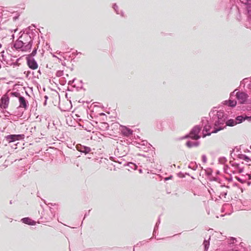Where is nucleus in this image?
<instances>
[{
	"mask_svg": "<svg viewBox=\"0 0 251 251\" xmlns=\"http://www.w3.org/2000/svg\"><path fill=\"white\" fill-rule=\"evenodd\" d=\"M156 233V230H153V235H155Z\"/></svg>",
	"mask_w": 251,
	"mask_h": 251,
	"instance_id": "obj_37",
	"label": "nucleus"
},
{
	"mask_svg": "<svg viewBox=\"0 0 251 251\" xmlns=\"http://www.w3.org/2000/svg\"><path fill=\"white\" fill-rule=\"evenodd\" d=\"M79 102H82V103H83V102H84V101H83V100L81 101V100H79Z\"/></svg>",
	"mask_w": 251,
	"mask_h": 251,
	"instance_id": "obj_40",
	"label": "nucleus"
},
{
	"mask_svg": "<svg viewBox=\"0 0 251 251\" xmlns=\"http://www.w3.org/2000/svg\"><path fill=\"white\" fill-rule=\"evenodd\" d=\"M234 241H236V239L233 237H231L230 239V242H229V244H233L234 243Z\"/></svg>",
	"mask_w": 251,
	"mask_h": 251,
	"instance_id": "obj_30",
	"label": "nucleus"
},
{
	"mask_svg": "<svg viewBox=\"0 0 251 251\" xmlns=\"http://www.w3.org/2000/svg\"><path fill=\"white\" fill-rule=\"evenodd\" d=\"M109 158H110V159L111 160H112V161H114V162H119V163H121V162H120L118 160H116L115 159V157H113V156H110Z\"/></svg>",
	"mask_w": 251,
	"mask_h": 251,
	"instance_id": "obj_31",
	"label": "nucleus"
},
{
	"mask_svg": "<svg viewBox=\"0 0 251 251\" xmlns=\"http://www.w3.org/2000/svg\"><path fill=\"white\" fill-rule=\"evenodd\" d=\"M10 203H11V204L12 203L11 201H10Z\"/></svg>",
	"mask_w": 251,
	"mask_h": 251,
	"instance_id": "obj_45",
	"label": "nucleus"
},
{
	"mask_svg": "<svg viewBox=\"0 0 251 251\" xmlns=\"http://www.w3.org/2000/svg\"><path fill=\"white\" fill-rule=\"evenodd\" d=\"M9 98L7 95H3L0 100V107L1 109H6L9 105Z\"/></svg>",
	"mask_w": 251,
	"mask_h": 251,
	"instance_id": "obj_7",
	"label": "nucleus"
},
{
	"mask_svg": "<svg viewBox=\"0 0 251 251\" xmlns=\"http://www.w3.org/2000/svg\"><path fill=\"white\" fill-rule=\"evenodd\" d=\"M201 127H203L202 133V137L203 138L205 137L206 136H209L211 134V133H213L212 131L210 132V130L211 128V126L208 120L206 118H203L201 120Z\"/></svg>",
	"mask_w": 251,
	"mask_h": 251,
	"instance_id": "obj_5",
	"label": "nucleus"
},
{
	"mask_svg": "<svg viewBox=\"0 0 251 251\" xmlns=\"http://www.w3.org/2000/svg\"><path fill=\"white\" fill-rule=\"evenodd\" d=\"M238 156V158H240V159L245 160L247 162H248L249 160H250V158L245 154H239Z\"/></svg>",
	"mask_w": 251,
	"mask_h": 251,
	"instance_id": "obj_19",
	"label": "nucleus"
},
{
	"mask_svg": "<svg viewBox=\"0 0 251 251\" xmlns=\"http://www.w3.org/2000/svg\"><path fill=\"white\" fill-rule=\"evenodd\" d=\"M203 244L204 246V250L207 251L209 248V242L206 240H204Z\"/></svg>",
	"mask_w": 251,
	"mask_h": 251,
	"instance_id": "obj_20",
	"label": "nucleus"
},
{
	"mask_svg": "<svg viewBox=\"0 0 251 251\" xmlns=\"http://www.w3.org/2000/svg\"><path fill=\"white\" fill-rule=\"evenodd\" d=\"M143 145H145V143H147V142L146 141H143Z\"/></svg>",
	"mask_w": 251,
	"mask_h": 251,
	"instance_id": "obj_39",
	"label": "nucleus"
},
{
	"mask_svg": "<svg viewBox=\"0 0 251 251\" xmlns=\"http://www.w3.org/2000/svg\"><path fill=\"white\" fill-rule=\"evenodd\" d=\"M226 161L227 160L225 157H222L219 159V161L221 164H224Z\"/></svg>",
	"mask_w": 251,
	"mask_h": 251,
	"instance_id": "obj_24",
	"label": "nucleus"
},
{
	"mask_svg": "<svg viewBox=\"0 0 251 251\" xmlns=\"http://www.w3.org/2000/svg\"><path fill=\"white\" fill-rule=\"evenodd\" d=\"M21 221L23 223L28 225L33 226L36 224V222L34 221L31 220L30 218H29L28 217H25V218H24L22 219Z\"/></svg>",
	"mask_w": 251,
	"mask_h": 251,
	"instance_id": "obj_13",
	"label": "nucleus"
},
{
	"mask_svg": "<svg viewBox=\"0 0 251 251\" xmlns=\"http://www.w3.org/2000/svg\"><path fill=\"white\" fill-rule=\"evenodd\" d=\"M127 165L131 169H133V170H136L137 169V166L133 163H132V162H129L127 164Z\"/></svg>",
	"mask_w": 251,
	"mask_h": 251,
	"instance_id": "obj_21",
	"label": "nucleus"
},
{
	"mask_svg": "<svg viewBox=\"0 0 251 251\" xmlns=\"http://www.w3.org/2000/svg\"><path fill=\"white\" fill-rule=\"evenodd\" d=\"M199 145L200 142L199 141H188L186 143V146L189 148H191L194 147H198Z\"/></svg>",
	"mask_w": 251,
	"mask_h": 251,
	"instance_id": "obj_15",
	"label": "nucleus"
},
{
	"mask_svg": "<svg viewBox=\"0 0 251 251\" xmlns=\"http://www.w3.org/2000/svg\"><path fill=\"white\" fill-rule=\"evenodd\" d=\"M240 1L245 4H247L248 3L249 0H240Z\"/></svg>",
	"mask_w": 251,
	"mask_h": 251,
	"instance_id": "obj_32",
	"label": "nucleus"
},
{
	"mask_svg": "<svg viewBox=\"0 0 251 251\" xmlns=\"http://www.w3.org/2000/svg\"><path fill=\"white\" fill-rule=\"evenodd\" d=\"M244 119H245V120H246L249 122H251V116H247V115L244 116Z\"/></svg>",
	"mask_w": 251,
	"mask_h": 251,
	"instance_id": "obj_27",
	"label": "nucleus"
},
{
	"mask_svg": "<svg viewBox=\"0 0 251 251\" xmlns=\"http://www.w3.org/2000/svg\"><path fill=\"white\" fill-rule=\"evenodd\" d=\"M44 98H45V102H44V105H46V104H47V99H48V97H47V95H45V97H44Z\"/></svg>",
	"mask_w": 251,
	"mask_h": 251,
	"instance_id": "obj_34",
	"label": "nucleus"
},
{
	"mask_svg": "<svg viewBox=\"0 0 251 251\" xmlns=\"http://www.w3.org/2000/svg\"><path fill=\"white\" fill-rule=\"evenodd\" d=\"M14 96H18V95H14ZM19 106L17 107L18 109L23 108L24 110H26L29 107L28 101L24 97L21 95H19Z\"/></svg>",
	"mask_w": 251,
	"mask_h": 251,
	"instance_id": "obj_6",
	"label": "nucleus"
},
{
	"mask_svg": "<svg viewBox=\"0 0 251 251\" xmlns=\"http://www.w3.org/2000/svg\"><path fill=\"white\" fill-rule=\"evenodd\" d=\"M235 120L237 125L242 123L245 121V119H244V115H240L236 117Z\"/></svg>",
	"mask_w": 251,
	"mask_h": 251,
	"instance_id": "obj_18",
	"label": "nucleus"
},
{
	"mask_svg": "<svg viewBox=\"0 0 251 251\" xmlns=\"http://www.w3.org/2000/svg\"><path fill=\"white\" fill-rule=\"evenodd\" d=\"M189 168L192 169L193 170H196L197 168V165H196V163H194L191 162L189 165Z\"/></svg>",
	"mask_w": 251,
	"mask_h": 251,
	"instance_id": "obj_23",
	"label": "nucleus"
},
{
	"mask_svg": "<svg viewBox=\"0 0 251 251\" xmlns=\"http://www.w3.org/2000/svg\"><path fill=\"white\" fill-rule=\"evenodd\" d=\"M211 180L217 181V178L215 177H212L211 179Z\"/></svg>",
	"mask_w": 251,
	"mask_h": 251,
	"instance_id": "obj_36",
	"label": "nucleus"
},
{
	"mask_svg": "<svg viewBox=\"0 0 251 251\" xmlns=\"http://www.w3.org/2000/svg\"><path fill=\"white\" fill-rule=\"evenodd\" d=\"M230 164L232 166L234 167L235 169L238 170L239 173H241L243 172L244 168L243 167H241L239 164L234 162L232 161H230Z\"/></svg>",
	"mask_w": 251,
	"mask_h": 251,
	"instance_id": "obj_14",
	"label": "nucleus"
},
{
	"mask_svg": "<svg viewBox=\"0 0 251 251\" xmlns=\"http://www.w3.org/2000/svg\"><path fill=\"white\" fill-rule=\"evenodd\" d=\"M31 40L26 42H24L22 40V37H20L16 41L14 44V47L16 49H21L22 50H26L30 49L31 48Z\"/></svg>",
	"mask_w": 251,
	"mask_h": 251,
	"instance_id": "obj_4",
	"label": "nucleus"
},
{
	"mask_svg": "<svg viewBox=\"0 0 251 251\" xmlns=\"http://www.w3.org/2000/svg\"><path fill=\"white\" fill-rule=\"evenodd\" d=\"M121 132L124 136L129 137L132 134L133 131L128 127L122 126Z\"/></svg>",
	"mask_w": 251,
	"mask_h": 251,
	"instance_id": "obj_11",
	"label": "nucleus"
},
{
	"mask_svg": "<svg viewBox=\"0 0 251 251\" xmlns=\"http://www.w3.org/2000/svg\"><path fill=\"white\" fill-rule=\"evenodd\" d=\"M235 178L240 183H244L246 181L242 179V178H240L239 177H238V176H236L235 177Z\"/></svg>",
	"mask_w": 251,
	"mask_h": 251,
	"instance_id": "obj_26",
	"label": "nucleus"
},
{
	"mask_svg": "<svg viewBox=\"0 0 251 251\" xmlns=\"http://www.w3.org/2000/svg\"><path fill=\"white\" fill-rule=\"evenodd\" d=\"M202 161L204 163H206L207 162V157L205 155H202Z\"/></svg>",
	"mask_w": 251,
	"mask_h": 251,
	"instance_id": "obj_29",
	"label": "nucleus"
},
{
	"mask_svg": "<svg viewBox=\"0 0 251 251\" xmlns=\"http://www.w3.org/2000/svg\"><path fill=\"white\" fill-rule=\"evenodd\" d=\"M236 96L238 102L241 104L247 103L248 95H234Z\"/></svg>",
	"mask_w": 251,
	"mask_h": 251,
	"instance_id": "obj_12",
	"label": "nucleus"
},
{
	"mask_svg": "<svg viewBox=\"0 0 251 251\" xmlns=\"http://www.w3.org/2000/svg\"><path fill=\"white\" fill-rule=\"evenodd\" d=\"M160 219L159 218L158 220V221L156 223L155 226H154V230H157L158 229V225L159 224H160Z\"/></svg>",
	"mask_w": 251,
	"mask_h": 251,
	"instance_id": "obj_28",
	"label": "nucleus"
},
{
	"mask_svg": "<svg viewBox=\"0 0 251 251\" xmlns=\"http://www.w3.org/2000/svg\"><path fill=\"white\" fill-rule=\"evenodd\" d=\"M27 64L28 67L33 70H35L38 68V64L36 61L33 58H29L27 60Z\"/></svg>",
	"mask_w": 251,
	"mask_h": 251,
	"instance_id": "obj_10",
	"label": "nucleus"
},
{
	"mask_svg": "<svg viewBox=\"0 0 251 251\" xmlns=\"http://www.w3.org/2000/svg\"><path fill=\"white\" fill-rule=\"evenodd\" d=\"M216 251H219L217 250Z\"/></svg>",
	"mask_w": 251,
	"mask_h": 251,
	"instance_id": "obj_46",
	"label": "nucleus"
},
{
	"mask_svg": "<svg viewBox=\"0 0 251 251\" xmlns=\"http://www.w3.org/2000/svg\"><path fill=\"white\" fill-rule=\"evenodd\" d=\"M3 113L5 114L4 116L5 117H8L9 115H10V113L7 111H3Z\"/></svg>",
	"mask_w": 251,
	"mask_h": 251,
	"instance_id": "obj_33",
	"label": "nucleus"
},
{
	"mask_svg": "<svg viewBox=\"0 0 251 251\" xmlns=\"http://www.w3.org/2000/svg\"><path fill=\"white\" fill-rule=\"evenodd\" d=\"M229 251H239L238 250H236V249H231V250H229Z\"/></svg>",
	"mask_w": 251,
	"mask_h": 251,
	"instance_id": "obj_38",
	"label": "nucleus"
},
{
	"mask_svg": "<svg viewBox=\"0 0 251 251\" xmlns=\"http://www.w3.org/2000/svg\"><path fill=\"white\" fill-rule=\"evenodd\" d=\"M86 103H89V101H86Z\"/></svg>",
	"mask_w": 251,
	"mask_h": 251,
	"instance_id": "obj_44",
	"label": "nucleus"
},
{
	"mask_svg": "<svg viewBox=\"0 0 251 251\" xmlns=\"http://www.w3.org/2000/svg\"><path fill=\"white\" fill-rule=\"evenodd\" d=\"M11 94L14 95V94H16V93H11Z\"/></svg>",
	"mask_w": 251,
	"mask_h": 251,
	"instance_id": "obj_42",
	"label": "nucleus"
},
{
	"mask_svg": "<svg viewBox=\"0 0 251 251\" xmlns=\"http://www.w3.org/2000/svg\"><path fill=\"white\" fill-rule=\"evenodd\" d=\"M225 124H226V125L223 126V127H224V128H225L226 126H233L237 125L235 119H229V120H226Z\"/></svg>",
	"mask_w": 251,
	"mask_h": 251,
	"instance_id": "obj_17",
	"label": "nucleus"
},
{
	"mask_svg": "<svg viewBox=\"0 0 251 251\" xmlns=\"http://www.w3.org/2000/svg\"><path fill=\"white\" fill-rule=\"evenodd\" d=\"M210 116H212V120L214 121V127L213 133H217L218 131L224 129L223 126L227 118V115L223 110H213L209 113Z\"/></svg>",
	"mask_w": 251,
	"mask_h": 251,
	"instance_id": "obj_1",
	"label": "nucleus"
},
{
	"mask_svg": "<svg viewBox=\"0 0 251 251\" xmlns=\"http://www.w3.org/2000/svg\"><path fill=\"white\" fill-rule=\"evenodd\" d=\"M237 101L236 100H232L230 99L228 100H225L223 102L224 104L227 105L230 107H234L236 106Z\"/></svg>",
	"mask_w": 251,
	"mask_h": 251,
	"instance_id": "obj_16",
	"label": "nucleus"
},
{
	"mask_svg": "<svg viewBox=\"0 0 251 251\" xmlns=\"http://www.w3.org/2000/svg\"><path fill=\"white\" fill-rule=\"evenodd\" d=\"M114 154L117 156V157H121V154L119 153V149L118 148H117L116 149H115V151H114Z\"/></svg>",
	"mask_w": 251,
	"mask_h": 251,
	"instance_id": "obj_25",
	"label": "nucleus"
},
{
	"mask_svg": "<svg viewBox=\"0 0 251 251\" xmlns=\"http://www.w3.org/2000/svg\"><path fill=\"white\" fill-rule=\"evenodd\" d=\"M139 172H140V173H141L142 172V170H141V169H140V170H139Z\"/></svg>",
	"mask_w": 251,
	"mask_h": 251,
	"instance_id": "obj_41",
	"label": "nucleus"
},
{
	"mask_svg": "<svg viewBox=\"0 0 251 251\" xmlns=\"http://www.w3.org/2000/svg\"><path fill=\"white\" fill-rule=\"evenodd\" d=\"M247 8H248V12L249 13L250 12L251 15V6H249Z\"/></svg>",
	"mask_w": 251,
	"mask_h": 251,
	"instance_id": "obj_35",
	"label": "nucleus"
},
{
	"mask_svg": "<svg viewBox=\"0 0 251 251\" xmlns=\"http://www.w3.org/2000/svg\"><path fill=\"white\" fill-rule=\"evenodd\" d=\"M64 100L61 101L60 95H56L59 100V108L62 111H69L72 108V105L71 100L69 99L71 98L68 97V95H63Z\"/></svg>",
	"mask_w": 251,
	"mask_h": 251,
	"instance_id": "obj_2",
	"label": "nucleus"
},
{
	"mask_svg": "<svg viewBox=\"0 0 251 251\" xmlns=\"http://www.w3.org/2000/svg\"><path fill=\"white\" fill-rule=\"evenodd\" d=\"M24 136V135L21 134H10L5 136V138L8 143L13 142L20 139L22 137Z\"/></svg>",
	"mask_w": 251,
	"mask_h": 251,
	"instance_id": "obj_8",
	"label": "nucleus"
},
{
	"mask_svg": "<svg viewBox=\"0 0 251 251\" xmlns=\"http://www.w3.org/2000/svg\"><path fill=\"white\" fill-rule=\"evenodd\" d=\"M101 127L105 130H107L109 128V125L107 123L104 122L101 123Z\"/></svg>",
	"mask_w": 251,
	"mask_h": 251,
	"instance_id": "obj_22",
	"label": "nucleus"
},
{
	"mask_svg": "<svg viewBox=\"0 0 251 251\" xmlns=\"http://www.w3.org/2000/svg\"><path fill=\"white\" fill-rule=\"evenodd\" d=\"M169 179H170V177L166 178V180H168Z\"/></svg>",
	"mask_w": 251,
	"mask_h": 251,
	"instance_id": "obj_43",
	"label": "nucleus"
},
{
	"mask_svg": "<svg viewBox=\"0 0 251 251\" xmlns=\"http://www.w3.org/2000/svg\"><path fill=\"white\" fill-rule=\"evenodd\" d=\"M201 129V126L200 125H197L195 126L190 131L189 134L185 135L183 138H190L191 139L195 140L199 139L201 136L199 135V133Z\"/></svg>",
	"mask_w": 251,
	"mask_h": 251,
	"instance_id": "obj_3",
	"label": "nucleus"
},
{
	"mask_svg": "<svg viewBox=\"0 0 251 251\" xmlns=\"http://www.w3.org/2000/svg\"><path fill=\"white\" fill-rule=\"evenodd\" d=\"M76 148L79 151L84 153L85 154L89 153L91 151L90 148L86 146H81L80 145H77Z\"/></svg>",
	"mask_w": 251,
	"mask_h": 251,
	"instance_id": "obj_9",
	"label": "nucleus"
}]
</instances>
